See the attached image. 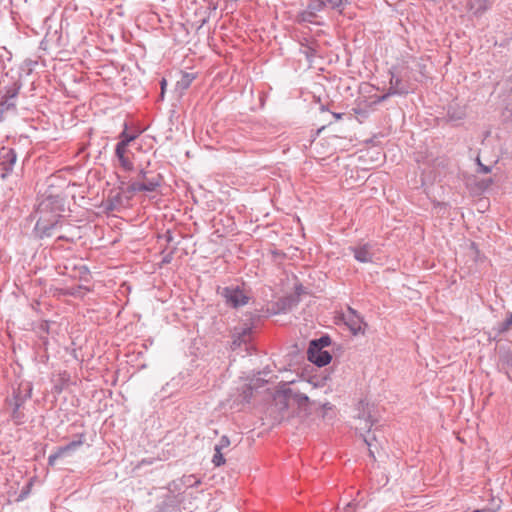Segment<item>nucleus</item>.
Here are the masks:
<instances>
[{
  "mask_svg": "<svg viewBox=\"0 0 512 512\" xmlns=\"http://www.w3.org/2000/svg\"><path fill=\"white\" fill-rule=\"evenodd\" d=\"M65 206V197L61 194H54L51 189L46 190L40 196L36 209L38 219L33 229L37 238L51 237L55 230L61 227Z\"/></svg>",
  "mask_w": 512,
  "mask_h": 512,
  "instance_id": "obj_1",
  "label": "nucleus"
},
{
  "mask_svg": "<svg viewBox=\"0 0 512 512\" xmlns=\"http://www.w3.org/2000/svg\"><path fill=\"white\" fill-rule=\"evenodd\" d=\"M32 396V384L21 382L16 389H13L12 397L6 399V403L12 408L11 419L16 425L25 423V414L22 408Z\"/></svg>",
  "mask_w": 512,
  "mask_h": 512,
  "instance_id": "obj_2",
  "label": "nucleus"
},
{
  "mask_svg": "<svg viewBox=\"0 0 512 512\" xmlns=\"http://www.w3.org/2000/svg\"><path fill=\"white\" fill-rule=\"evenodd\" d=\"M139 180L129 183L127 192H155L162 184L163 177L160 173L141 169L138 174Z\"/></svg>",
  "mask_w": 512,
  "mask_h": 512,
  "instance_id": "obj_3",
  "label": "nucleus"
},
{
  "mask_svg": "<svg viewBox=\"0 0 512 512\" xmlns=\"http://www.w3.org/2000/svg\"><path fill=\"white\" fill-rule=\"evenodd\" d=\"M221 295L225 298L226 303L233 308L244 306L249 301V297L239 286L225 287L223 288Z\"/></svg>",
  "mask_w": 512,
  "mask_h": 512,
  "instance_id": "obj_4",
  "label": "nucleus"
},
{
  "mask_svg": "<svg viewBox=\"0 0 512 512\" xmlns=\"http://www.w3.org/2000/svg\"><path fill=\"white\" fill-rule=\"evenodd\" d=\"M357 418L360 420V425L356 427L357 430L370 432L372 426L376 422L372 415V406L365 401L360 400L357 404Z\"/></svg>",
  "mask_w": 512,
  "mask_h": 512,
  "instance_id": "obj_5",
  "label": "nucleus"
},
{
  "mask_svg": "<svg viewBox=\"0 0 512 512\" xmlns=\"http://www.w3.org/2000/svg\"><path fill=\"white\" fill-rule=\"evenodd\" d=\"M325 7L326 2L324 0H311L308 3L307 8L298 14L297 21L299 23H316L315 19L317 18L318 13Z\"/></svg>",
  "mask_w": 512,
  "mask_h": 512,
  "instance_id": "obj_6",
  "label": "nucleus"
},
{
  "mask_svg": "<svg viewBox=\"0 0 512 512\" xmlns=\"http://www.w3.org/2000/svg\"><path fill=\"white\" fill-rule=\"evenodd\" d=\"M17 161V153L15 149L2 147L0 150V166L2 167L3 173L1 177L4 179L12 173L14 165Z\"/></svg>",
  "mask_w": 512,
  "mask_h": 512,
  "instance_id": "obj_7",
  "label": "nucleus"
},
{
  "mask_svg": "<svg viewBox=\"0 0 512 512\" xmlns=\"http://www.w3.org/2000/svg\"><path fill=\"white\" fill-rule=\"evenodd\" d=\"M354 258L360 263H371L375 255L374 245L371 243H359L356 246L349 247Z\"/></svg>",
  "mask_w": 512,
  "mask_h": 512,
  "instance_id": "obj_8",
  "label": "nucleus"
},
{
  "mask_svg": "<svg viewBox=\"0 0 512 512\" xmlns=\"http://www.w3.org/2000/svg\"><path fill=\"white\" fill-rule=\"evenodd\" d=\"M83 443H84V435L80 434V435H78V440H73L65 446L58 447L57 450L48 457V465L52 466V467L55 466L56 461L59 458H62L65 455H67L68 453L75 451Z\"/></svg>",
  "mask_w": 512,
  "mask_h": 512,
  "instance_id": "obj_9",
  "label": "nucleus"
},
{
  "mask_svg": "<svg viewBox=\"0 0 512 512\" xmlns=\"http://www.w3.org/2000/svg\"><path fill=\"white\" fill-rule=\"evenodd\" d=\"M21 85L14 82L11 86L5 87V92L0 100L1 111H8L16 107V98L19 94Z\"/></svg>",
  "mask_w": 512,
  "mask_h": 512,
  "instance_id": "obj_10",
  "label": "nucleus"
},
{
  "mask_svg": "<svg viewBox=\"0 0 512 512\" xmlns=\"http://www.w3.org/2000/svg\"><path fill=\"white\" fill-rule=\"evenodd\" d=\"M307 358L310 362L317 365L318 367L326 366L332 360V356L328 351L321 349L318 346L313 347L312 344H309L307 350Z\"/></svg>",
  "mask_w": 512,
  "mask_h": 512,
  "instance_id": "obj_11",
  "label": "nucleus"
},
{
  "mask_svg": "<svg viewBox=\"0 0 512 512\" xmlns=\"http://www.w3.org/2000/svg\"><path fill=\"white\" fill-rule=\"evenodd\" d=\"M389 73L391 75L389 81V94L406 95L412 90L410 83L408 81H404L393 71V69H391Z\"/></svg>",
  "mask_w": 512,
  "mask_h": 512,
  "instance_id": "obj_12",
  "label": "nucleus"
},
{
  "mask_svg": "<svg viewBox=\"0 0 512 512\" xmlns=\"http://www.w3.org/2000/svg\"><path fill=\"white\" fill-rule=\"evenodd\" d=\"M252 327L247 326L244 328H241L240 330L235 329V332L232 335V344L231 348L233 350L240 348L243 344H248L252 339Z\"/></svg>",
  "mask_w": 512,
  "mask_h": 512,
  "instance_id": "obj_13",
  "label": "nucleus"
},
{
  "mask_svg": "<svg viewBox=\"0 0 512 512\" xmlns=\"http://www.w3.org/2000/svg\"><path fill=\"white\" fill-rule=\"evenodd\" d=\"M201 484V479L194 474L183 475L180 479L175 480L171 485L176 490H180L181 486L185 487H198Z\"/></svg>",
  "mask_w": 512,
  "mask_h": 512,
  "instance_id": "obj_14",
  "label": "nucleus"
},
{
  "mask_svg": "<svg viewBox=\"0 0 512 512\" xmlns=\"http://www.w3.org/2000/svg\"><path fill=\"white\" fill-rule=\"evenodd\" d=\"M351 315L347 318L346 325L353 335H357L358 333H364V329L362 325H366L359 315L352 309H350Z\"/></svg>",
  "mask_w": 512,
  "mask_h": 512,
  "instance_id": "obj_15",
  "label": "nucleus"
},
{
  "mask_svg": "<svg viewBox=\"0 0 512 512\" xmlns=\"http://www.w3.org/2000/svg\"><path fill=\"white\" fill-rule=\"evenodd\" d=\"M506 94L504 98L506 110L512 115V68L508 70V75L504 79Z\"/></svg>",
  "mask_w": 512,
  "mask_h": 512,
  "instance_id": "obj_16",
  "label": "nucleus"
},
{
  "mask_svg": "<svg viewBox=\"0 0 512 512\" xmlns=\"http://www.w3.org/2000/svg\"><path fill=\"white\" fill-rule=\"evenodd\" d=\"M467 5L475 16H481L489 8L488 0H469Z\"/></svg>",
  "mask_w": 512,
  "mask_h": 512,
  "instance_id": "obj_17",
  "label": "nucleus"
},
{
  "mask_svg": "<svg viewBox=\"0 0 512 512\" xmlns=\"http://www.w3.org/2000/svg\"><path fill=\"white\" fill-rule=\"evenodd\" d=\"M285 395L289 399L294 400L300 407L306 406L309 403V397L304 393L294 392L292 389H287L285 391Z\"/></svg>",
  "mask_w": 512,
  "mask_h": 512,
  "instance_id": "obj_18",
  "label": "nucleus"
},
{
  "mask_svg": "<svg viewBox=\"0 0 512 512\" xmlns=\"http://www.w3.org/2000/svg\"><path fill=\"white\" fill-rule=\"evenodd\" d=\"M69 268H70V265L66 264L64 266L65 271L63 272V274H67L74 278H76V277L83 278L84 275H87L89 273V270L85 265H79V266L73 265L71 272H69Z\"/></svg>",
  "mask_w": 512,
  "mask_h": 512,
  "instance_id": "obj_19",
  "label": "nucleus"
},
{
  "mask_svg": "<svg viewBox=\"0 0 512 512\" xmlns=\"http://www.w3.org/2000/svg\"><path fill=\"white\" fill-rule=\"evenodd\" d=\"M512 328V312H507L505 319L494 328L497 335H503Z\"/></svg>",
  "mask_w": 512,
  "mask_h": 512,
  "instance_id": "obj_20",
  "label": "nucleus"
},
{
  "mask_svg": "<svg viewBox=\"0 0 512 512\" xmlns=\"http://www.w3.org/2000/svg\"><path fill=\"white\" fill-rule=\"evenodd\" d=\"M310 344L313 345V347H319L321 349H324L325 347H328L331 344V338L328 335H323L318 339H314L310 342Z\"/></svg>",
  "mask_w": 512,
  "mask_h": 512,
  "instance_id": "obj_21",
  "label": "nucleus"
},
{
  "mask_svg": "<svg viewBox=\"0 0 512 512\" xmlns=\"http://www.w3.org/2000/svg\"><path fill=\"white\" fill-rule=\"evenodd\" d=\"M214 451L215 453L212 458V463L216 467H219L225 463V458L223 456L222 450H219V448H214Z\"/></svg>",
  "mask_w": 512,
  "mask_h": 512,
  "instance_id": "obj_22",
  "label": "nucleus"
},
{
  "mask_svg": "<svg viewBox=\"0 0 512 512\" xmlns=\"http://www.w3.org/2000/svg\"><path fill=\"white\" fill-rule=\"evenodd\" d=\"M119 162H120V165L121 167L125 170V171H132L133 170V163L132 161L126 157L125 155H122L121 156H117Z\"/></svg>",
  "mask_w": 512,
  "mask_h": 512,
  "instance_id": "obj_23",
  "label": "nucleus"
},
{
  "mask_svg": "<svg viewBox=\"0 0 512 512\" xmlns=\"http://www.w3.org/2000/svg\"><path fill=\"white\" fill-rule=\"evenodd\" d=\"M125 128H127L126 125ZM136 137V134L128 133L126 129H124L119 135V139L127 145H129V143L132 142Z\"/></svg>",
  "mask_w": 512,
  "mask_h": 512,
  "instance_id": "obj_24",
  "label": "nucleus"
},
{
  "mask_svg": "<svg viewBox=\"0 0 512 512\" xmlns=\"http://www.w3.org/2000/svg\"><path fill=\"white\" fill-rule=\"evenodd\" d=\"M128 145L122 142L121 140L116 144L115 154L116 156H121L126 154Z\"/></svg>",
  "mask_w": 512,
  "mask_h": 512,
  "instance_id": "obj_25",
  "label": "nucleus"
},
{
  "mask_svg": "<svg viewBox=\"0 0 512 512\" xmlns=\"http://www.w3.org/2000/svg\"><path fill=\"white\" fill-rule=\"evenodd\" d=\"M230 445V439L228 436L223 435L219 442L215 445V448H219V450H223L224 448H227Z\"/></svg>",
  "mask_w": 512,
  "mask_h": 512,
  "instance_id": "obj_26",
  "label": "nucleus"
},
{
  "mask_svg": "<svg viewBox=\"0 0 512 512\" xmlns=\"http://www.w3.org/2000/svg\"><path fill=\"white\" fill-rule=\"evenodd\" d=\"M326 2V6L331 9H340L343 6V0H324Z\"/></svg>",
  "mask_w": 512,
  "mask_h": 512,
  "instance_id": "obj_27",
  "label": "nucleus"
},
{
  "mask_svg": "<svg viewBox=\"0 0 512 512\" xmlns=\"http://www.w3.org/2000/svg\"><path fill=\"white\" fill-rule=\"evenodd\" d=\"M194 79V76L186 73L184 76H183V79L182 81L184 82L185 84V87H188L190 85V83L192 82V80Z\"/></svg>",
  "mask_w": 512,
  "mask_h": 512,
  "instance_id": "obj_28",
  "label": "nucleus"
},
{
  "mask_svg": "<svg viewBox=\"0 0 512 512\" xmlns=\"http://www.w3.org/2000/svg\"><path fill=\"white\" fill-rule=\"evenodd\" d=\"M478 166V171L481 173H489L491 171V168L489 166L482 164L480 161L478 162Z\"/></svg>",
  "mask_w": 512,
  "mask_h": 512,
  "instance_id": "obj_29",
  "label": "nucleus"
},
{
  "mask_svg": "<svg viewBox=\"0 0 512 512\" xmlns=\"http://www.w3.org/2000/svg\"><path fill=\"white\" fill-rule=\"evenodd\" d=\"M173 253H174L173 251H170L169 253H167V254L163 257V259H162V263H164V264H168V263H170V262H171V260H172V258H173Z\"/></svg>",
  "mask_w": 512,
  "mask_h": 512,
  "instance_id": "obj_30",
  "label": "nucleus"
},
{
  "mask_svg": "<svg viewBox=\"0 0 512 512\" xmlns=\"http://www.w3.org/2000/svg\"><path fill=\"white\" fill-rule=\"evenodd\" d=\"M506 363H507V366H508V368L510 370V372L508 373V377L510 379H512L511 374H510V373H512V354L508 355Z\"/></svg>",
  "mask_w": 512,
  "mask_h": 512,
  "instance_id": "obj_31",
  "label": "nucleus"
},
{
  "mask_svg": "<svg viewBox=\"0 0 512 512\" xmlns=\"http://www.w3.org/2000/svg\"><path fill=\"white\" fill-rule=\"evenodd\" d=\"M393 95H394V94H389V90H388L385 94H383V95L379 96V97L377 98L376 102H378V103H379V102H383V101H385L386 99H388L390 96H393Z\"/></svg>",
  "mask_w": 512,
  "mask_h": 512,
  "instance_id": "obj_32",
  "label": "nucleus"
},
{
  "mask_svg": "<svg viewBox=\"0 0 512 512\" xmlns=\"http://www.w3.org/2000/svg\"><path fill=\"white\" fill-rule=\"evenodd\" d=\"M29 489H30V484H28L26 486V488L21 491V493L19 495V500H23L27 496V494L29 493Z\"/></svg>",
  "mask_w": 512,
  "mask_h": 512,
  "instance_id": "obj_33",
  "label": "nucleus"
},
{
  "mask_svg": "<svg viewBox=\"0 0 512 512\" xmlns=\"http://www.w3.org/2000/svg\"><path fill=\"white\" fill-rule=\"evenodd\" d=\"M288 302L289 303V306L291 307V305H296L297 304V301L293 298V297H290V298H287L284 300V303Z\"/></svg>",
  "mask_w": 512,
  "mask_h": 512,
  "instance_id": "obj_34",
  "label": "nucleus"
},
{
  "mask_svg": "<svg viewBox=\"0 0 512 512\" xmlns=\"http://www.w3.org/2000/svg\"><path fill=\"white\" fill-rule=\"evenodd\" d=\"M343 512H354L352 503H348L346 507L343 509Z\"/></svg>",
  "mask_w": 512,
  "mask_h": 512,
  "instance_id": "obj_35",
  "label": "nucleus"
},
{
  "mask_svg": "<svg viewBox=\"0 0 512 512\" xmlns=\"http://www.w3.org/2000/svg\"><path fill=\"white\" fill-rule=\"evenodd\" d=\"M165 239H166V241H167V242H171V241H172L173 236H172V234H171V232H170V231H167V232H166V234H165Z\"/></svg>",
  "mask_w": 512,
  "mask_h": 512,
  "instance_id": "obj_36",
  "label": "nucleus"
},
{
  "mask_svg": "<svg viewBox=\"0 0 512 512\" xmlns=\"http://www.w3.org/2000/svg\"><path fill=\"white\" fill-rule=\"evenodd\" d=\"M57 240H64V241H67V242H73V239L68 238L67 236H64V235L59 236L57 238Z\"/></svg>",
  "mask_w": 512,
  "mask_h": 512,
  "instance_id": "obj_37",
  "label": "nucleus"
},
{
  "mask_svg": "<svg viewBox=\"0 0 512 512\" xmlns=\"http://www.w3.org/2000/svg\"><path fill=\"white\" fill-rule=\"evenodd\" d=\"M473 512H495V511L491 508H484V509H480V510H475Z\"/></svg>",
  "mask_w": 512,
  "mask_h": 512,
  "instance_id": "obj_38",
  "label": "nucleus"
},
{
  "mask_svg": "<svg viewBox=\"0 0 512 512\" xmlns=\"http://www.w3.org/2000/svg\"><path fill=\"white\" fill-rule=\"evenodd\" d=\"M165 85H166V80H165V79H162V81H161V88H162V91L164 90Z\"/></svg>",
  "mask_w": 512,
  "mask_h": 512,
  "instance_id": "obj_39",
  "label": "nucleus"
},
{
  "mask_svg": "<svg viewBox=\"0 0 512 512\" xmlns=\"http://www.w3.org/2000/svg\"><path fill=\"white\" fill-rule=\"evenodd\" d=\"M364 441H365V443H366L368 446H371V442H370V440H369L368 438H366V437H365V438H364Z\"/></svg>",
  "mask_w": 512,
  "mask_h": 512,
  "instance_id": "obj_40",
  "label": "nucleus"
},
{
  "mask_svg": "<svg viewBox=\"0 0 512 512\" xmlns=\"http://www.w3.org/2000/svg\"><path fill=\"white\" fill-rule=\"evenodd\" d=\"M200 22L201 26L204 25L207 22V17H204Z\"/></svg>",
  "mask_w": 512,
  "mask_h": 512,
  "instance_id": "obj_41",
  "label": "nucleus"
},
{
  "mask_svg": "<svg viewBox=\"0 0 512 512\" xmlns=\"http://www.w3.org/2000/svg\"><path fill=\"white\" fill-rule=\"evenodd\" d=\"M334 116L337 118V119H340L342 114H338V113H335Z\"/></svg>",
  "mask_w": 512,
  "mask_h": 512,
  "instance_id": "obj_42",
  "label": "nucleus"
},
{
  "mask_svg": "<svg viewBox=\"0 0 512 512\" xmlns=\"http://www.w3.org/2000/svg\"><path fill=\"white\" fill-rule=\"evenodd\" d=\"M369 452H370V456L374 458L373 451L370 449Z\"/></svg>",
  "mask_w": 512,
  "mask_h": 512,
  "instance_id": "obj_43",
  "label": "nucleus"
}]
</instances>
